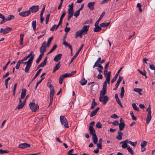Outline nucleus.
Here are the masks:
<instances>
[{
  "label": "nucleus",
  "instance_id": "obj_1",
  "mask_svg": "<svg viewBox=\"0 0 155 155\" xmlns=\"http://www.w3.org/2000/svg\"><path fill=\"white\" fill-rule=\"evenodd\" d=\"M35 55L33 54L28 60L26 62H23L21 61V63L26 64V65L25 69V72L26 73H28L30 68L32 64V62L35 57Z\"/></svg>",
  "mask_w": 155,
  "mask_h": 155
},
{
  "label": "nucleus",
  "instance_id": "obj_2",
  "mask_svg": "<svg viewBox=\"0 0 155 155\" xmlns=\"http://www.w3.org/2000/svg\"><path fill=\"white\" fill-rule=\"evenodd\" d=\"M109 100V98L107 96L100 95L99 101L102 102L103 104L105 105Z\"/></svg>",
  "mask_w": 155,
  "mask_h": 155
},
{
  "label": "nucleus",
  "instance_id": "obj_3",
  "mask_svg": "<svg viewBox=\"0 0 155 155\" xmlns=\"http://www.w3.org/2000/svg\"><path fill=\"white\" fill-rule=\"evenodd\" d=\"M146 111H148L146 120V123L148 124L149 123L151 119V107L150 105H149V107L147 109Z\"/></svg>",
  "mask_w": 155,
  "mask_h": 155
},
{
  "label": "nucleus",
  "instance_id": "obj_4",
  "mask_svg": "<svg viewBox=\"0 0 155 155\" xmlns=\"http://www.w3.org/2000/svg\"><path fill=\"white\" fill-rule=\"evenodd\" d=\"M60 120L61 124L64 125L65 127H69L67 119L64 116H61L60 117Z\"/></svg>",
  "mask_w": 155,
  "mask_h": 155
},
{
  "label": "nucleus",
  "instance_id": "obj_5",
  "mask_svg": "<svg viewBox=\"0 0 155 155\" xmlns=\"http://www.w3.org/2000/svg\"><path fill=\"white\" fill-rule=\"evenodd\" d=\"M30 108L32 111L35 112L39 109V106L37 104L30 102L29 104Z\"/></svg>",
  "mask_w": 155,
  "mask_h": 155
},
{
  "label": "nucleus",
  "instance_id": "obj_6",
  "mask_svg": "<svg viewBox=\"0 0 155 155\" xmlns=\"http://www.w3.org/2000/svg\"><path fill=\"white\" fill-rule=\"evenodd\" d=\"M46 51V42L45 41L42 44L40 49V52L41 54H44V53Z\"/></svg>",
  "mask_w": 155,
  "mask_h": 155
},
{
  "label": "nucleus",
  "instance_id": "obj_7",
  "mask_svg": "<svg viewBox=\"0 0 155 155\" xmlns=\"http://www.w3.org/2000/svg\"><path fill=\"white\" fill-rule=\"evenodd\" d=\"M12 30V29L8 27H7L5 29L3 28H1L0 30V32L1 33H3V34H5L8 33L11 31Z\"/></svg>",
  "mask_w": 155,
  "mask_h": 155
},
{
  "label": "nucleus",
  "instance_id": "obj_8",
  "mask_svg": "<svg viewBox=\"0 0 155 155\" xmlns=\"http://www.w3.org/2000/svg\"><path fill=\"white\" fill-rule=\"evenodd\" d=\"M39 9V7L38 5L33 6L30 7L29 9V11L30 12L35 13L37 12Z\"/></svg>",
  "mask_w": 155,
  "mask_h": 155
},
{
  "label": "nucleus",
  "instance_id": "obj_9",
  "mask_svg": "<svg viewBox=\"0 0 155 155\" xmlns=\"http://www.w3.org/2000/svg\"><path fill=\"white\" fill-rule=\"evenodd\" d=\"M120 131L122 130L125 127V124L124 121L122 118L120 120V123L118 124Z\"/></svg>",
  "mask_w": 155,
  "mask_h": 155
},
{
  "label": "nucleus",
  "instance_id": "obj_10",
  "mask_svg": "<svg viewBox=\"0 0 155 155\" xmlns=\"http://www.w3.org/2000/svg\"><path fill=\"white\" fill-rule=\"evenodd\" d=\"M83 46H84L83 44H82L81 45V47L79 48V49L76 52V53L75 54V55L73 56V57L71 58V61L70 62V63H69L70 64H71L72 62V61H73V60L76 58V57L79 54V52H80V51H81V50L83 48Z\"/></svg>",
  "mask_w": 155,
  "mask_h": 155
},
{
  "label": "nucleus",
  "instance_id": "obj_11",
  "mask_svg": "<svg viewBox=\"0 0 155 155\" xmlns=\"http://www.w3.org/2000/svg\"><path fill=\"white\" fill-rule=\"evenodd\" d=\"M89 27V26H87L84 25L82 27L81 30H79L81 31L82 34L84 35L86 34H87L88 28Z\"/></svg>",
  "mask_w": 155,
  "mask_h": 155
},
{
  "label": "nucleus",
  "instance_id": "obj_12",
  "mask_svg": "<svg viewBox=\"0 0 155 155\" xmlns=\"http://www.w3.org/2000/svg\"><path fill=\"white\" fill-rule=\"evenodd\" d=\"M30 14L31 12L29 10L20 12L19 14V15L20 16L23 17H25L28 16Z\"/></svg>",
  "mask_w": 155,
  "mask_h": 155
},
{
  "label": "nucleus",
  "instance_id": "obj_13",
  "mask_svg": "<svg viewBox=\"0 0 155 155\" xmlns=\"http://www.w3.org/2000/svg\"><path fill=\"white\" fill-rule=\"evenodd\" d=\"M30 147V144L26 143H22L18 145V148L20 149H24Z\"/></svg>",
  "mask_w": 155,
  "mask_h": 155
},
{
  "label": "nucleus",
  "instance_id": "obj_14",
  "mask_svg": "<svg viewBox=\"0 0 155 155\" xmlns=\"http://www.w3.org/2000/svg\"><path fill=\"white\" fill-rule=\"evenodd\" d=\"M62 44L65 45V46L68 47L71 50V55H72V51L73 49L71 46V45H70V44L68 43L67 42H66L65 40H64V42L62 43Z\"/></svg>",
  "mask_w": 155,
  "mask_h": 155
},
{
  "label": "nucleus",
  "instance_id": "obj_15",
  "mask_svg": "<svg viewBox=\"0 0 155 155\" xmlns=\"http://www.w3.org/2000/svg\"><path fill=\"white\" fill-rule=\"evenodd\" d=\"M128 140H126L124 141H122L120 142V144H122V147L123 148L125 149L128 147L127 146V143H128Z\"/></svg>",
  "mask_w": 155,
  "mask_h": 155
},
{
  "label": "nucleus",
  "instance_id": "obj_16",
  "mask_svg": "<svg viewBox=\"0 0 155 155\" xmlns=\"http://www.w3.org/2000/svg\"><path fill=\"white\" fill-rule=\"evenodd\" d=\"M95 3V2H89L87 4V7L91 10H93L94 9V6Z\"/></svg>",
  "mask_w": 155,
  "mask_h": 155
},
{
  "label": "nucleus",
  "instance_id": "obj_17",
  "mask_svg": "<svg viewBox=\"0 0 155 155\" xmlns=\"http://www.w3.org/2000/svg\"><path fill=\"white\" fill-rule=\"evenodd\" d=\"M99 24H95V28L94 29V31L95 32H98L101 30V26H99L98 25Z\"/></svg>",
  "mask_w": 155,
  "mask_h": 155
},
{
  "label": "nucleus",
  "instance_id": "obj_18",
  "mask_svg": "<svg viewBox=\"0 0 155 155\" xmlns=\"http://www.w3.org/2000/svg\"><path fill=\"white\" fill-rule=\"evenodd\" d=\"M62 56V54H58L55 56L54 58V61L58 62L59 60H60Z\"/></svg>",
  "mask_w": 155,
  "mask_h": 155
},
{
  "label": "nucleus",
  "instance_id": "obj_19",
  "mask_svg": "<svg viewBox=\"0 0 155 155\" xmlns=\"http://www.w3.org/2000/svg\"><path fill=\"white\" fill-rule=\"evenodd\" d=\"M104 75L105 77L107 78H110V77L111 72H108L107 70H105L104 71Z\"/></svg>",
  "mask_w": 155,
  "mask_h": 155
},
{
  "label": "nucleus",
  "instance_id": "obj_20",
  "mask_svg": "<svg viewBox=\"0 0 155 155\" xmlns=\"http://www.w3.org/2000/svg\"><path fill=\"white\" fill-rule=\"evenodd\" d=\"M99 109V107H97L95 109L92 111L90 114V117H92L95 115Z\"/></svg>",
  "mask_w": 155,
  "mask_h": 155
},
{
  "label": "nucleus",
  "instance_id": "obj_21",
  "mask_svg": "<svg viewBox=\"0 0 155 155\" xmlns=\"http://www.w3.org/2000/svg\"><path fill=\"white\" fill-rule=\"evenodd\" d=\"M61 62H59L54 67L53 71V73H54L56 71L58 70L60 67V64Z\"/></svg>",
  "mask_w": 155,
  "mask_h": 155
},
{
  "label": "nucleus",
  "instance_id": "obj_22",
  "mask_svg": "<svg viewBox=\"0 0 155 155\" xmlns=\"http://www.w3.org/2000/svg\"><path fill=\"white\" fill-rule=\"evenodd\" d=\"M26 90L25 89H22V92L21 93V99H23L26 95Z\"/></svg>",
  "mask_w": 155,
  "mask_h": 155
},
{
  "label": "nucleus",
  "instance_id": "obj_23",
  "mask_svg": "<svg viewBox=\"0 0 155 155\" xmlns=\"http://www.w3.org/2000/svg\"><path fill=\"white\" fill-rule=\"evenodd\" d=\"M68 20L69 21L71 18L72 17L74 14V11H68Z\"/></svg>",
  "mask_w": 155,
  "mask_h": 155
},
{
  "label": "nucleus",
  "instance_id": "obj_24",
  "mask_svg": "<svg viewBox=\"0 0 155 155\" xmlns=\"http://www.w3.org/2000/svg\"><path fill=\"white\" fill-rule=\"evenodd\" d=\"M48 87L50 89V94L54 95V90L53 86H52L51 84H50L48 86Z\"/></svg>",
  "mask_w": 155,
  "mask_h": 155
},
{
  "label": "nucleus",
  "instance_id": "obj_25",
  "mask_svg": "<svg viewBox=\"0 0 155 155\" xmlns=\"http://www.w3.org/2000/svg\"><path fill=\"white\" fill-rule=\"evenodd\" d=\"M118 135L116 137V138L117 139L121 140L122 139V136L123 135V133L121 132V131H118Z\"/></svg>",
  "mask_w": 155,
  "mask_h": 155
},
{
  "label": "nucleus",
  "instance_id": "obj_26",
  "mask_svg": "<svg viewBox=\"0 0 155 155\" xmlns=\"http://www.w3.org/2000/svg\"><path fill=\"white\" fill-rule=\"evenodd\" d=\"M92 140L93 142L95 144H97L98 139L96 134H94L93 135Z\"/></svg>",
  "mask_w": 155,
  "mask_h": 155
},
{
  "label": "nucleus",
  "instance_id": "obj_27",
  "mask_svg": "<svg viewBox=\"0 0 155 155\" xmlns=\"http://www.w3.org/2000/svg\"><path fill=\"white\" fill-rule=\"evenodd\" d=\"M82 34L81 33V31L80 30L77 31L75 33V38H77L79 36L80 38H81L82 37Z\"/></svg>",
  "mask_w": 155,
  "mask_h": 155
},
{
  "label": "nucleus",
  "instance_id": "obj_28",
  "mask_svg": "<svg viewBox=\"0 0 155 155\" xmlns=\"http://www.w3.org/2000/svg\"><path fill=\"white\" fill-rule=\"evenodd\" d=\"M89 129L90 134H92V136L94 134H96L95 130L93 127L89 126Z\"/></svg>",
  "mask_w": 155,
  "mask_h": 155
},
{
  "label": "nucleus",
  "instance_id": "obj_29",
  "mask_svg": "<svg viewBox=\"0 0 155 155\" xmlns=\"http://www.w3.org/2000/svg\"><path fill=\"white\" fill-rule=\"evenodd\" d=\"M107 93V89L102 88L100 91V95L105 96V94Z\"/></svg>",
  "mask_w": 155,
  "mask_h": 155
},
{
  "label": "nucleus",
  "instance_id": "obj_30",
  "mask_svg": "<svg viewBox=\"0 0 155 155\" xmlns=\"http://www.w3.org/2000/svg\"><path fill=\"white\" fill-rule=\"evenodd\" d=\"M142 89L139 88H135L134 89V91L135 92L138 93L140 95H142V94L141 92L142 91Z\"/></svg>",
  "mask_w": 155,
  "mask_h": 155
},
{
  "label": "nucleus",
  "instance_id": "obj_31",
  "mask_svg": "<svg viewBox=\"0 0 155 155\" xmlns=\"http://www.w3.org/2000/svg\"><path fill=\"white\" fill-rule=\"evenodd\" d=\"M33 52V51H31L30 52V53L28 56L25 57L24 58L21 60V61H25L26 60H27V59H28V58L30 57V56L31 57L33 55V54H32Z\"/></svg>",
  "mask_w": 155,
  "mask_h": 155
},
{
  "label": "nucleus",
  "instance_id": "obj_32",
  "mask_svg": "<svg viewBox=\"0 0 155 155\" xmlns=\"http://www.w3.org/2000/svg\"><path fill=\"white\" fill-rule=\"evenodd\" d=\"M97 105V104L95 102L94 99H93L91 105L90 107V109H94L95 106Z\"/></svg>",
  "mask_w": 155,
  "mask_h": 155
},
{
  "label": "nucleus",
  "instance_id": "obj_33",
  "mask_svg": "<svg viewBox=\"0 0 155 155\" xmlns=\"http://www.w3.org/2000/svg\"><path fill=\"white\" fill-rule=\"evenodd\" d=\"M110 23V22L103 23L100 24V26L101 27H105L108 26Z\"/></svg>",
  "mask_w": 155,
  "mask_h": 155
},
{
  "label": "nucleus",
  "instance_id": "obj_34",
  "mask_svg": "<svg viewBox=\"0 0 155 155\" xmlns=\"http://www.w3.org/2000/svg\"><path fill=\"white\" fill-rule=\"evenodd\" d=\"M31 24H32L33 29L35 31L36 30V21H35V20L33 21L32 22Z\"/></svg>",
  "mask_w": 155,
  "mask_h": 155
},
{
  "label": "nucleus",
  "instance_id": "obj_35",
  "mask_svg": "<svg viewBox=\"0 0 155 155\" xmlns=\"http://www.w3.org/2000/svg\"><path fill=\"white\" fill-rule=\"evenodd\" d=\"M124 87H122L121 88V91L120 93V96L121 98H122L124 97Z\"/></svg>",
  "mask_w": 155,
  "mask_h": 155
},
{
  "label": "nucleus",
  "instance_id": "obj_36",
  "mask_svg": "<svg viewBox=\"0 0 155 155\" xmlns=\"http://www.w3.org/2000/svg\"><path fill=\"white\" fill-rule=\"evenodd\" d=\"M57 45L56 44H55L51 49L50 50L49 52L48 53V54H49L53 52L56 48Z\"/></svg>",
  "mask_w": 155,
  "mask_h": 155
},
{
  "label": "nucleus",
  "instance_id": "obj_37",
  "mask_svg": "<svg viewBox=\"0 0 155 155\" xmlns=\"http://www.w3.org/2000/svg\"><path fill=\"white\" fill-rule=\"evenodd\" d=\"M130 114L133 120H137V118L134 116L133 111H130Z\"/></svg>",
  "mask_w": 155,
  "mask_h": 155
},
{
  "label": "nucleus",
  "instance_id": "obj_38",
  "mask_svg": "<svg viewBox=\"0 0 155 155\" xmlns=\"http://www.w3.org/2000/svg\"><path fill=\"white\" fill-rule=\"evenodd\" d=\"M105 14V12H103L100 15L98 20L96 21L95 23L99 24V21L101 20L102 17L104 16Z\"/></svg>",
  "mask_w": 155,
  "mask_h": 155
},
{
  "label": "nucleus",
  "instance_id": "obj_39",
  "mask_svg": "<svg viewBox=\"0 0 155 155\" xmlns=\"http://www.w3.org/2000/svg\"><path fill=\"white\" fill-rule=\"evenodd\" d=\"M15 18V17L12 15H9L8 16L7 18H6V21H10L12 19H14Z\"/></svg>",
  "mask_w": 155,
  "mask_h": 155
},
{
  "label": "nucleus",
  "instance_id": "obj_40",
  "mask_svg": "<svg viewBox=\"0 0 155 155\" xmlns=\"http://www.w3.org/2000/svg\"><path fill=\"white\" fill-rule=\"evenodd\" d=\"M41 70H42V69H40L38 70V71L35 74V76L33 78V79L32 80V81L34 80L35 79L38 77V76L39 75L40 73L41 72Z\"/></svg>",
  "mask_w": 155,
  "mask_h": 155
},
{
  "label": "nucleus",
  "instance_id": "obj_41",
  "mask_svg": "<svg viewBox=\"0 0 155 155\" xmlns=\"http://www.w3.org/2000/svg\"><path fill=\"white\" fill-rule=\"evenodd\" d=\"M132 106L134 110L137 111H139V108L136 106L135 103H133L132 104Z\"/></svg>",
  "mask_w": 155,
  "mask_h": 155
},
{
  "label": "nucleus",
  "instance_id": "obj_42",
  "mask_svg": "<svg viewBox=\"0 0 155 155\" xmlns=\"http://www.w3.org/2000/svg\"><path fill=\"white\" fill-rule=\"evenodd\" d=\"M25 105L24 103L19 104L16 107V108L18 109H22L24 106Z\"/></svg>",
  "mask_w": 155,
  "mask_h": 155
},
{
  "label": "nucleus",
  "instance_id": "obj_43",
  "mask_svg": "<svg viewBox=\"0 0 155 155\" xmlns=\"http://www.w3.org/2000/svg\"><path fill=\"white\" fill-rule=\"evenodd\" d=\"M21 60H19L18 61L15 66V68L16 69H18L19 68L20 64H21Z\"/></svg>",
  "mask_w": 155,
  "mask_h": 155
},
{
  "label": "nucleus",
  "instance_id": "obj_44",
  "mask_svg": "<svg viewBox=\"0 0 155 155\" xmlns=\"http://www.w3.org/2000/svg\"><path fill=\"white\" fill-rule=\"evenodd\" d=\"M43 55H43V54H40L39 56L38 57L36 61V63L37 64H38L39 62Z\"/></svg>",
  "mask_w": 155,
  "mask_h": 155
},
{
  "label": "nucleus",
  "instance_id": "obj_45",
  "mask_svg": "<svg viewBox=\"0 0 155 155\" xmlns=\"http://www.w3.org/2000/svg\"><path fill=\"white\" fill-rule=\"evenodd\" d=\"M58 27L57 25H54L52 26V27L50 28V30L51 31H53L57 29Z\"/></svg>",
  "mask_w": 155,
  "mask_h": 155
},
{
  "label": "nucleus",
  "instance_id": "obj_46",
  "mask_svg": "<svg viewBox=\"0 0 155 155\" xmlns=\"http://www.w3.org/2000/svg\"><path fill=\"white\" fill-rule=\"evenodd\" d=\"M147 142L145 140L142 141L141 143L140 146L141 147H144L147 144Z\"/></svg>",
  "mask_w": 155,
  "mask_h": 155
},
{
  "label": "nucleus",
  "instance_id": "obj_47",
  "mask_svg": "<svg viewBox=\"0 0 155 155\" xmlns=\"http://www.w3.org/2000/svg\"><path fill=\"white\" fill-rule=\"evenodd\" d=\"M87 81V80L85 79L84 78L83 79H82V81H80V83L81 85H84L86 84Z\"/></svg>",
  "mask_w": 155,
  "mask_h": 155
},
{
  "label": "nucleus",
  "instance_id": "obj_48",
  "mask_svg": "<svg viewBox=\"0 0 155 155\" xmlns=\"http://www.w3.org/2000/svg\"><path fill=\"white\" fill-rule=\"evenodd\" d=\"M73 3H72L71 5H69L68 6L69 7V8H68V11H73Z\"/></svg>",
  "mask_w": 155,
  "mask_h": 155
},
{
  "label": "nucleus",
  "instance_id": "obj_49",
  "mask_svg": "<svg viewBox=\"0 0 155 155\" xmlns=\"http://www.w3.org/2000/svg\"><path fill=\"white\" fill-rule=\"evenodd\" d=\"M64 78H63L62 75H61L60 76L59 79V83L60 84H61L62 83L63 81Z\"/></svg>",
  "mask_w": 155,
  "mask_h": 155
},
{
  "label": "nucleus",
  "instance_id": "obj_50",
  "mask_svg": "<svg viewBox=\"0 0 155 155\" xmlns=\"http://www.w3.org/2000/svg\"><path fill=\"white\" fill-rule=\"evenodd\" d=\"M9 151L6 150H2L0 149V154H3L4 153H8L9 152Z\"/></svg>",
  "mask_w": 155,
  "mask_h": 155
},
{
  "label": "nucleus",
  "instance_id": "obj_51",
  "mask_svg": "<svg viewBox=\"0 0 155 155\" xmlns=\"http://www.w3.org/2000/svg\"><path fill=\"white\" fill-rule=\"evenodd\" d=\"M80 11L78 10L74 13V16L76 18L79 15Z\"/></svg>",
  "mask_w": 155,
  "mask_h": 155
},
{
  "label": "nucleus",
  "instance_id": "obj_52",
  "mask_svg": "<svg viewBox=\"0 0 155 155\" xmlns=\"http://www.w3.org/2000/svg\"><path fill=\"white\" fill-rule=\"evenodd\" d=\"M127 150H128L129 152L132 155H133L134 154V152L132 150V149L130 148L129 146L127 148Z\"/></svg>",
  "mask_w": 155,
  "mask_h": 155
},
{
  "label": "nucleus",
  "instance_id": "obj_53",
  "mask_svg": "<svg viewBox=\"0 0 155 155\" xmlns=\"http://www.w3.org/2000/svg\"><path fill=\"white\" fill-rule=\"evenodd\" d=\"M96 127L97 128H100L102 127V125L100 122H98L96 124Z\"/></svg>",
  "mask_w": 155,
  "mask_h": 155
},
{
  "label": "nucleus",
  "instance_id": "obj_54",
  "mask_svg": "<svg viewBox=\"0 0 155 155\" xmlns=\"http://www.w3.org/2000/svg\"><path fill=\"white\" fill-rule=\"evenodd\" d=\"M50 16V14H48L47 15H46V20H45V23L46 24H47L49 21Z\"/></svg>",
  "mask_w": 155,
  "mask_h": 155
},
{
  "label": "nucleus",
  "instance_id": "obj_55",
  "mask_svg": "<svg viewBox=\"0 0 155 155\" xmlns=\"http://www.w3.org/2000/svg\"><path fill=\"white\" fill-rule=\"evenodd\" d=\"M45 5H44L43 6V8L41 11L40 14V16H43V15L44 12L45 11Z\"/></svg>",
  "mask_w": 155,
  "mask_h": 155
},
{
  "label": "nucleus",
  "instance_id": "obj_56",
  "mask_svg": "<svg viewBox=\"0 0 155 155\" xmlns=\"http://www.w3.org/2000/svg\"><path fill=\"white\" fill-rule=\"evenodd\" d=\"M128 143L134 147L136 146V145L137 144L136 142H133L131 141H128Z\"/></svg>",
  "mask_w": 155,
  "mask_h": 155
},
{
  "label": "nucleus",
  "instance_id": "obj_57",
  "mask_svg": "<svg viewBox=\"0 0 155 155\" xmlns=\"http://www.w3.org/2000/svg\"><path fill=\"white\" fill-rule=\"evenodd\" d=\"M116 101H117V103H118V104H119V105L120 106L122 107H123V106H122V104H121V101H120V99L119 98L118 99H116Z\"/></svg>",
  "mask_w": 155,
  "mask_h": 155
},
{
  "label": "nucleus",
  "instance_id": "obj_58",
  "mask_svg": "<svg viewBox=\"0 0 155 155\" xmlns=\"http://www.w3.org/2000/svg\"><path fill=\"white\" fill-rule=\"evenodd\" d=\"M123 76H119V78L117 81V82H118V83H120L123 79Z\"/></svg>",
  "mask_w": 155,
  "mask_h": 155
},
{
  "label": "nucleus",
  "instance_id": "obj_59",
  "mask_svg": "<svg viewBox=\"0 0 155 155\" xmlns=\"http://www.w3.org/2000/svg\"><path fill=\"white\" fill-rule=\"evenodd\" d=\"M66 13V12H65V11H64L63 12V13H62V15H61V17L60 18V19L62 20L63 18L64 17V16H65Z\"/></svg>",
  "mask_w": 155,
  "mask_h": 155
},
{
  "label": "nucleus",
  "instance_id": "obj_60",
  "mask_svg": "<svg viewBox=\"0 0 155 155\" xmlns=\"http://www.w3.org/2000/svg\"><path fill=\"white\" fill-rule=\"evenodd\" d=\"M137 71L143 76H145V73H146V72L145 71H144V72L140 70L139 69L137 70Z\"/></svg>",
  "mask_w": 155,
  "mask_h": 155
},
{
  "label": "nucleus",
  "instance_id": "obj_61",
  "mask_svg": "<svg viewBox=\"0 0 155 155\" xmlns=\"http://www.w3.org/2000/svg\"><path fill=\"white\" fill-rule=\"evenodd\" d=\"M97 144V149H102V144L101 143H98L96 144Z\"/></svg>",
  "mask_w": 155,
  "mask_h": 155
},
{
  "label": "nucleus",
  "instance_id": "obj_62",
  "mask_svg": "<svg viewBox=\"0 0 155 155\" xmlns=\"http://www.w3.org/2000/svg\"><path fill=\"white\" fill-rule=\"evenodd\" d=\"M71 30V28H68L67 27H66L64 29V31L65 32L67 33L68 32Z\"/></svg>",
  "mask_w": 155,
  "mask_h": 155
},
{
  "label": "nucleus",
  "instance_id": "obj_63",
  "mask_svg": "<svg viewBox=\"0 0 155 155\" xmlns=\"http://www.w3.org/2000/svg\"><path fill=\"white\" fill-rule=\"evenodd\" d=\"M69 75H70L69 74L65 73V74H63L62 75L63 76V78H67V77H70V76Z\"/></svg>",
  "mask_w": 155,
  "mask_h": 155
},
{
  "label": "nucleus",
  "instance_id": "obj_64",
  "mask_svg": "<svg viewBox=\"0 0 155 155\" xmlns=\"http://www.w3.org/2000/svg\"><path fill=\"white\" fill-rule=\"evenodd\" d=\"M150 68L152 70H155V66H154L153 64L150 65Z\"/></svg>",
  "mask_w": 155,
  "mask_h": 155
}]
</instances>
